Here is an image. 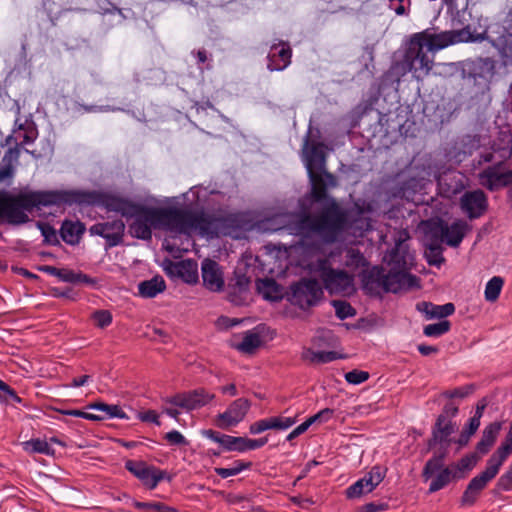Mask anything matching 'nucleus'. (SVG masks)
Instances as JSON below:
<instances>
[{"label":"nucleus","mask_w":512,"mask_h":512,"mask_svg":"<svg viewBox=\"0 0 512 512\" xmlns=\"http://www.w3.org/2000/svg\"><path fill=\"white\" fill-rule=\"evenodd\" d=\"M215 395L204 388L194 389L188 392L178 393L165 401L187 411L199 409L209 404Z\"/></svg>","instance_id":"11"},{"label":"nucleus","mask_w":512,"mask_h":512,"mask_svg":"<svg viewBox=\"0 0 512 512\" xmlns=\"http://www.w3.org/2000/svg\"><path fill=\"white\" fill-rule=\"evenodd\" d=\"M331 304L335 309L337 318L340 320H345L356 315V310L347 301L332 300Z\"/></svg>","instance_id":"51"},{"label":"nucleus","mask_w":512,"mask_h":512,"mask_svg":"<svg viewBox=\"0 0 512 512\" xmlns=\"http://www.w3.org/2000/svg\"><path fill=\"white\" fill-rule=\"evenodd\" d=\"M250 408L251 402L247 398H238L223 413L217 415L215 423L221 429L235 427L244 420Z\"/></svg>","instance_id":"14"},{"label":"nucleus","mask_w":512,"mask_h":512,"mask_svg":"<svg viewBox=\"0 0 512 512\" xmlns=\"http://www.w3.org/2000/svg\"><path fill=\"white\" fill-rule=\"evenodd\" d=\"M502 162L483 169L478 177L480 184L489 191H497L512 185V170L502 171Z\"/></svg>","instance_id":"13"},{"label":"nucleus","mask_w":512,"mask_h":512,"mask_svg":"<svg viewBox=\"0 0 512 512\" xmlns=\"http://www.w3.org/2000/svg\"><path fill=\"white\" fill-rule=\"evenodd\" d=\"M261 343H262V340L258 333H255L253 331H247L244 334L242 342L239 343L236 346V348L240 352L251 354L257 348L260 347Z\"/></svg>","instance_id":"42"},{"label":"nucleus","mask_w":512,"mask_h":512,"mask_svg":"<svg viewBox=\"0 0 512 512\" xmlns=\"http://www.w3.org/2000/svg\"><path fill=\"white\" fill-rule=\"evenodd\" d=\"M107 5L110 6L109 8H102L104 11L102 13L101 18V26L102 29L107 32L110 29L121 25L126 17L123 14L122 10L112 3L106 1Z\"/></svg>","instance_id":"35"},{"label":"nucleus","mask_w":512,"mask_h":512,"mask_svg":"<svg viewBox=\"0 0 512 512\" xmlns=\"http://www.w3.org/2000/svg\"><path fill=\"white\" fill-rule=\"evenodd\" d=\"M362 288L369 295H379L383 291L385 270L374 266L362 273Z\"/></svg>","instance_id":"25"},{"label":"nucleus","mask_w":512,"mask_h":512,"mask_svg":"<svg viewBox=\"0 0 512 512\" xmlns=\"http://www.w3.org/2000/svg\"><path fill=\"white\" fill-rule=\"evenodd\" d=\"M465 72L475 82H487L495 74V61L491 58H477L466 64Z\"/></svg>","instance_id":"20"},{"label":"nucleus","mask_w":512,"mask_h":512,"mask_svg":"<svg viewBox=\"0 0 512 512\" xmlns=\"http://www.w3.org/2000/svg\"><path fill=\"white\" fill-rule=\"evenodd\" d=\"M252 466L251 462H245L243 460H236L233 462L230 468H222L216 467L214 469L215 473L223 479H226L231 476L238 475L244 470L250 469Z\"/></svg>","instance_id":"47"},{"label":"nucleus","mask_w":512,"mask_h":512,"mask_svg":"<svg viewBox=\"0 0 512 512\" xmlns=\"http://www.w3.org/2000/svg\"><path fill=\"white\" fill-rule=\"evenodd\" d=\"M85 230V225L80 221L64 220L60 228V236L65 243L77 245Z\"/></svg>","instance_id":"29"},{"label":"nucleus","mask_w":512,"mask_h":512,"mask_svg":"<svg viewBox=\"0 0 512 512\" xmlns=\"http://www.w3.org/2000/svg\"><path fill=\"white\" fill-rule=\"evenodd\" d=\"M100 194L83 190H37L17 195L0 197V217L8 224L21 225L29 221L27 212L42 207H64L95 205L100 202Z\"/></svg>","instance_id":"1"},{"label":"nucleus","mask_w":512,"mask_h":512,"mask_svg":"<svg viewBox=\"0 0 512 512\" xmlns=\"http://www.w3.org/2000/svg\"><path fill=\"white\" fill-rule=\"evenodd\" d=\"M333 412L334 411L330 408H324L306 420L308 421L310 426L316 422H319V423L327 422L331 419Z\"/></svg>","instance_id":"62"},{"label":"nucleus","mask_w":512,"mask_h":512,"mask_svg":"<svg viewBox=\"0 0 512 512\" xmlns=\"http://www.w3.org/2000/svg\"><path fill=\"white\" fill-rule=\"evenodd\" d=\"M309 178L311 182V199L313 202L323 205L327 202V199H334L327 193V187H335L337 185L336 178L332 173H313L309 175Z\"/></svg>","instance_id":"18"},{"label":"nucleus","mask_w":512,"mask_h":512,"mask_svg":"<svg viewBox=\"0 0 512 512\" xmlns=\"http://www.w3.org/2000/svg\"><path fill=\"white\" fill-rule=\"evenodd\" d=\"M479 494H480V492L475 491L473 488H470V486L468 485L462 495V498H461L462 505H464V506L473 505L476 502Z\"/></svg>","instance_id":"63"},{"label":"nucleus","mask_w":512,"mask_h":512,"mask_svg":"<svg viewBox=\"0 0 512 512\" xmlns=\"http://www.w3.org/2000/svg\"><path fill=\"white\" fill-rule=\"evenodd\" d=\"M55 410L58 413H61L63 415L84 418V419H87V420H92V421L104 420V416H98L96 414L84 412V411H81V410H78V409H59V408H56Z\"/></svg>","instance_id":"54"},{"label":"nucleus","mask_w":512,"mask_h":512,"mask_svg":"<svg viewBox=\"0 0 512 512\" xmlns=\"http://www.w3.org/2000/svg\"><path fill=\"white\" fill-rule=\"evenodd\" d=\"M387 469L381 466H374L372 469L362 477L365 485L368 486L372 492L385 478Z\"/></svg>","instance_id":"48"},{"label":"nucleus","mask_w":512,"mask_h":512,"mask_svg":"<svg viewBox=\"0 0 512 512\" xmlns=\"http://www.w3.org/2000/svg\"><path fill=\"white\" fill-rule=\"evenodd\" d=\"M89 232L104 238L109 247H115L123 241L125 223L121 219L96 223L89 228Z\"/></svg>","instance_id":"15"},{"label":"nucleus","mask_w":512,"mask_h":512,"mask_svg":"<svg viewBox=\"0 0 512 512\" xmlns=\"http://www.w3.org/2000/svg\"><path fill=\"white\" fill-rule=\"evenodd\" d=\"M417 310L424 313L427 319H442L450 316L455 311L453 303H446L444 305H436L431 302H419L416 306Z\"/></svg>","instance_id":"31"},{"label":"nucleus","mask_w":512,"mask_h":512,"mask_svg":"<svg viewBox=\"0 0 512 512\" xmlns=\"http://www.w3.org/2000/svg\"><path fill=\"white\" fill-rule=\"evenodd\" d=\"M426 46L427 51H438L458 42L471 39L469 27L457 31H442L436 33L430 29L415 33Z\"/></svg>","instance_id":"8"},{"label":"nucleus","mask_w":512,"mask_h":512,"mask_svg":"<svg viewBox=\"0 0 512 512\" xmlns=\"http://www.w3.org/2000/svg\"><path fill=\"white\" fill-rule=\"evenodd\" d=\"M166 289V283L162 276L156 275L149 280L138 284V293L143 298H154Z\"/></svg>","instance_id":"34"},{"label":"nucleus","mask_w":512,"mask_h":512,"mask_svg":"<svg viewBox=\"0 0 512 512\" xmlns=\"http://www.w3.org/2000/svg\"><path fill=\"white\" fill-rule=\"evenodd\" d=\"M215 218L204 211L189 210V231L199 230L202 235L209 234L214 228Z\"/></svg>","instance_id":"30"},{"label":"nucleus","mask_w":512,"mask_h":512,"mask_svg":"<svg viewBox=\"0 0 512 512\" xmlns=\"http://www.w3.org/2000/svg\"><path fill=\"white\" fill-rule=\"evenodd\" d=\"M303 358L311 363H329L338 359V354L335 351H314L307 349L303 353Z\"/></svg>","instance_id":"44"},{"label":"nucleus","mask_w":512,"mask_h":512,"mask_svg":"<svg viewBox=\"0 0 512 512\" xmlns=\"http://www.w3.org/2000/svg\"><path fill=\"white\" fill-rule=\"evenodd\" d=\"M418 278L415 275L405 272L385 273L383 292L397 293L403 287H412L416 284Z\"/></svg>","instance_id":"26"},{"label":"nucleus","mask_w":512,"mask_h":512,"mask_svg":"<svg viewBox=\"0 0 512 512\" xmlns=\"http://www.w3.org/2000/svg\"><path fill=\"white\" fill-rule=\"evenodd\" d=\"M202 280L203 285L212 292H219L224 287L223 273L220 265L211 259H205L202 262Z\"/></svg>","instance_id":"21"},{"label":"nucleus","mask_w":512,"mask_h":512,"mask_svg":"<svg viewBox=\"0 0 512 512\" xmlns=\"http://www.w3.org/2000/svg\"><path fill=\"white\" fill-rule=\"evenodd\" d=\"M202 435L218 444L226 451L245 452L263 447L268 442V437L250 439L222 434L212 429L202 431Z\"/></svg>","instance_id":"9"},{"label":"nucleus","mask_w":512,"mask_h":512,"mask_svg":"<svg viewBox=\"0 0 512 512\" xmlns=\"http://www.w3.org/2000/svg\"><path fill=\"white\" fill-rule=\"evenodd\" d=\"M446 231L443 220L429 223L428 230L425 233L424 243L443 245V243H445Z\"/></svg>","instance_id":"38"},{"label":"nucleus","mask_w":512,"mask_h":512,"mask_svg":"<svg viewBox=\"0 0 512 512\" xmlns=\"http://www.w3.org/2000/svg\"><path fill=\"white\" fill-rule=\"evenodd\" d=\"M426 50V46L414 34L411 36L404 54L403 62L410 72L427 75L432 69L433 55Z\"/></svg>","instance_id":"5"},{"label":"nucleus","mask_w":512,"mask_h":512,"mask_svg":"<svg viewBox=\"0 0 512 512\" xmlns=\"http://www.w3.org/2000/svg\"><path fill=\"white\" fill-rule=\"evenodd\" d=\"M511 453L512 439H509L505 436L504 441L501 443V445L497 448V450L491 455V457L488 460L500 468Z\"/></svg>","instance_id":"45"},{"label":"nucleus","mask_w":512,"mask_h":512,"mask_svg":"<svg viewBox=\"0 0 512 512\" xmlns=\"http://www.w3.org/2000/svg\"><path fill=\"white\" fill-rule=\"evenodd\" d=\"M165 271L169 276L180 278L188 284H194L198 281V266L196 261L191 259L178 262L169 261Z\"/></svg>","instance_id":"19"},{"label":"nucleus","mask_w":512,"mask_h":512,"mask_svg":"<svg viewBox=\"0 0 512 512\" xmlns=\"http://www.w3.org/2000/svg\"><path fill=\"white\" fill-rule=\"evenodd\" d=\"M344 265L352 270L368 266V262L360 250L349 247L345 249Z\"/></svg>","instance_id":"40"},{"label":"nucleus","mask_w":512,"mask_h":512,"mask_svg":"<svg viewBox=\"0 0 512 512\" xmlns=\"http://www.w3.org/2000/svg\"><path fill=\"white\" fill-rule=\"evenodd\" d=\"M504 285V280L500 276L492 277L486 284L484 295L488 302H495L501 293Z\"/></svg>","instance_id":"46"},{"label":"nucleus","mask_w":512,"mask_h":512,"mask_svg":"<svg viewBox=\"0 0 512 512\" xmlns=\"http://www.w3.org/2000/svg\"><path fill=\"white\" fill-rule=\"evenodd\" d=\"M449 443H438L433 450V456L430 458L422 471V477L427 481L431 479L434 474L444 466V460L448 455Z\"/></svg>","instance_id":"27"},{"label":"nucleus","mask_w":512,"mask_h":512,"mask_svg":"<svg viewBox=\"0 0 512 512\" xmlns=\"http://www.w3.org/2000/svg\"><path fill=\"white\" fill-rule=\"evenodd\" d=\"M474 464L475 460L473 457L464 456L457 463L450 465V467L453 469V472H457L463 476V472L466 470H471Z\"/></svg>","instance_id":"59"},{"label":"nucleus","mask_w":512,"mask_h":512,"mask_svg":"<svg viewBox=\"0 0 512 512\" xmlns=\"http://www.w3.org/2000/svg\"><path fill=\"white\" fill-rule=\"evenodd\" d=\"M101 203L108 211L120 213L127 220H129V216L132 215L133 210L137 205V203L128 199L114 195H104Z\"/></svg>","instance_id":"28"},{"label":"nucleus","mask_w":512,"mask_h":512,"mask_svg":"<svg viewBox=\"0 0 512 512\" xmlns=\"http://www.w3.org/2000/svg\"><path fill=\"white\" fill-rule=\"evenodd\" d=\"M451 328V323L448 320H442L438 323L428 324L424 327L423 333L427 337H440Z\"/></svg>","instance_id":"50"},{"label":"nucleus","mask_w":512,"mask_h":512,"mask_svg":"<svg viewBox=\"0 0 512 512\" xmlns=\"http://www.w3.org/2000/svg\"><path fill=\"white\" fill-rule=\"evenodd\" d=\"M124 466L148 490H154L163 480L168 482L172 480V476L166 470H162L142 460L130 459L125 461Z\"/></svg>","instance_id":"6"},{"label":"nucleus","mask_w":512,"mask_h":512,"mask_svg":"<svg viewBox=\"0 0 512 512\" xmlns=\"http://www.w3.org/2000/svg\"><path fill=\"white\" fill-rule=\"evenodd\" d=\"M444 228L447 230L445 234V243L451 247H458L465 237L468 225L463 220L454 221L451 225L444 222Z\"/></svg>","instance_id":"33"},{"label":"nucleus","mask_w":512,"mask_h":512,"mask_svg":"<svg viewBox=\"0 0 512 512\" xmlns=\"http://www.w3.org/2000/svg\"><path fill=\"white\" fill-rule=\"evenodd\" d=\"M0 397L6 402L22 403L23 400L19 397L16 391L11 388L7 383L0 379Z\"/></svg>","instance_id":"53"},{"label":"nucleus","mask_w":512,"mask_h":512,"mask_svg":"<svg viewBox=\"0 0 512 512\" xmlns=\"http://www.w3.org/2000/svg\"><path fill=\"white\" fill-rule=\"evenodd\" d=\"M349 227V211L336 199H327L316 215L301 213L287 225L290 234L302 238L317 234L328 244L336 242Z\"/></svg>","instance_id":"2"},{"label":"nucleus","mask_w":512,"mask_h":512,"mask_svg":"<svg viewBox=\"0 0 512 512\" xmlns=\"http://www.w3.org/2000/svg\"><path fill=\"white\" fill-rule=\"evenodd\" d=\"M292 58V48L289 42L280 40L270 47L267 55V69L271 72L283 71L286 69Z\"/></svg>","instance_id":"17"},{"label":"nucleus","mask_w":512,"mask_h":512,"mask_svg":"<svg viewBox=\"0 0 512 512\" xmlns=\"http://www.w3.org/2000/svg\"><path fill=\"white\" fill-rule=\"evenodd\" d=\"M89 409L97 410L102 412L101 416L106 418H119V419H128L127 414L121 409L118 405L106 404L103 402H95L91 403L87 406ZM100 416L99 414H97Z\"/></svg>","instance_id":"39"},{"label":"nucleus","mask_w":512,"mask_h":512,"mask_svg":"<svg viewBox=\"0 0 512 512\" xmlns=\"http://www.w3.org/2000/svg\"><path fill=\"white\" fill-rule=\"evenodd\" d=\"M425 246V257L429 265L440 267L444 262L443 257V245H435L424 243Z\"/></svg>","instance_id":"43"},{"label":"nucleus","mask_w":512,"mask_h":512,"mask_svg":"<svg viewBox=\"0 0 512 512\" xmlns=\"http://www.w3.org/2000/svg\"><path fill=\"white\" fill-rule=\"evenodd\" d=\"M39 227H40L41 233L47 243L55 245L59 242L58 238H57L56 230L51 225L40 224Z\"/></svg>","instance_id":"61"},{"label":"nucleus","mask_w":512,"mask_h":512,"mask_svg":"<svg viewBox=\"0 0 512 512\" xmlns=\"http://www.w3.org/2000/svg\"><path fill=\"white\" fill-rule=\"evenodd\" d=\"M133 506L144 512H179L176 508L168 506L162 502H140L135 501Z\"/></svg>","instance_id":"49"},{"label":"nucleus","mask_w":512,"mask_h":512,"mask_svg":"<svg viewBox=\"0 0 512 512\" xmlns=\"http://www.w3.org/2000/svg\"><path fill=\"white\" fill-rule=\"evenodd\" d=\"M460 207L469 219H477L487 210V196L480 189L465 192L460 198Z\"/></svg>","instance_id":"16"},{"label":"nucleus","mask_w":512,"mask_h":512,"mask_svg":"<svg viewBox=\"0 0 512 512\" xmlns=\"http://www.w3.org/2000/svg\"><path fill=\"white\" fill-rule=\"evenodd\" d=\"M303 161L308 175L328 172L326 170L325 145L322 142H311L306 137L303 145Z\"/></svg>","instance_id":"12"},{"label":"nucleus","mask_w":512,"mask_h":512,"mask_svg":"<svg viewBox=\"0 0 512 512\" xmlns=\"http://www.w3.org/2000/svg\"><path fill=\"white\" fill-rule=\"evenodd\" d=\"M92 318L99 328H105L112 323V314L108 310H96Z\"/></svg>","instance_id":"57"},{"label":"nucleus","mask_w":512,"mask_h":512,"mask_svg":"<svg viewBox=\"0 0 512 512\" xmlns=\"http://www.w3.org/2000/svg\"><path fill=\"white\" fill-rule=\"evenodd\" d=\"M456 430V423L445 421L444 416H438L432 427L431 438L428 440V449L435 448L438 443H452L450 436Z\"/></svg>","instance_id":"23"},{"label":"nucleus","mask_w":512,"mask_h":512,"mask_svg":"<svg viewBox=\"0 0 512 512\" xmlns=\"http://www.w3.org/2000/svg\"><path fill=\"white\" fill-rule=\"evenodd\" d=\"M278 285L274 279L266 278L261 281L259 285V290L263 293L266 299H274L276 296H273L272 293H277Z\"/></svg>","instance_id":"56"},{"label":"nucleus","mask_w":512,"mask_h":512,"mask_svg":"<svg viewBox=\"0 0 512 512\" xmlns=\"http://www.w3.org/2000/svg\"><path fill=\"white\" fill-rule=\"evenodd\" d=\"M158 211L157 207H149L137 204L129 219V233L132 237L141 240H150L152 238V229H158Z\"/></svg>","instance_id":"4"},{"label":"nucleus","mask_w":512,"mask_h":512,"mask_svg":"<svg viewBox=\"0 0 512 512\" xmlns=\"http://www.w3.org/2000/svg\"><path fill=\"white\" fill-rule=\"evenodd\" d=\"M491 42L502 58L512 59V8L503 21L502 30Z\"/></svg>","instance_id":"22"},{"label":"nucleus","mask_w":512,"mask_h":512,"mask_svg":"<svg viewBox=\"0 0 512 512\" xmlns=\"http://www.w3.org/2000/svg\"><path fill=\"white\" fill-rule=\"evenodd\" d=\"M501 428L502 423L497 421L490 423L484 428L482 437L476 445L478 453L484 455L489 452L490 448L494 445Z\"/></svg>","instance_id":"32"},{"label":"nucleus","mask_w":512,"mask_h":512,"mask_svg":"<svg viewBox=\"0 0 512 512\" xmlns=\"http://www.w3.org/2000/svg\"><path fill=\"white\" fill-rule=\"evenodd\" d=\"M475 390V386L472 384L465 385L462 387L455 388L453 390H447L443 392V396L449 399L453 398H465L472 394Z\"/></svg>","instance_id":"55"},{"label":"nucleus","mask_w":512,"mask_h":512,"mask_svg":"<svg viewBox=\"0 0 512 512\" xmlns=\"http://www.w3.org/2000/svg\"><path fill=\"white\" fill-rule=\"evenodd\" d=\"M344 377L349 384L358 385L368 380L369 373L366 371L354 369L347 372Z\"/></svg>","instance_id":"58"},{"label":"nucleus","mask_w":512,"mask_h":512,"mask_svg":"<svg viewBox=\"0 0 512 512\" xmlns=\"http://www.w3.org/2000/svg\"><path fill=\"white\" fill-rule=\"evenodd\" d=\"M23 449L28 453H40L53 456L55 450L50 446L49 442L39 438L30 439L22 443Z\"/></svg>","instance_id":"41"},{"label":"nucleus","mask_w":512,"mask_h":512,"mask_svg":"<svg viewBox=\"0 0 512 512\" xmlns=\"http://www.w3.org/2000/svg\"><path fill=\"white\" fill-rule=\"evenodd\" d=\"M296 417L275 416L261 419L252 423L249 432L253 435L260 434L266 430H287L296 423Z\"/></svg>","instance_id":"24"},{"label":"nucleus","mask_w":512,"mask_h":512,"mask_svg":"<svg viewBox=\"0 0 512 512\" xmlns=\"http://www.w3.org/2000/svg\"><path fill=\"white\" fill-rule=\"evenodd\" d=\"M315 269L330 294H349L354 290V276L332 268L327 258L318 259Z\"/></svg>","instance_id":"3"},{"label":"nucleus","mask_w":512,"mask_h":512,"mask_svg":"<svg viewBox=\"0 0 512 512\" xmlns=\"http://www.w3.org/2000/svg\"><path fill=\"white\" fill-rule=\"evenodd\" d=\"M322 296V288L316 279L303 278L291 285L289 301L305 310L315 306Z\"/></svg>","instance_id":"7"},{"label":"nucleus","mask_w":512,"mask_h":512,"mask_svg":"<svg viewBox=\"0 0 512 512\" xmlns=\"http://www.w3.org/2000/svg\"><path fill=\"white\" fill-rule=\"evenodd\" d=\"M371 491L369 490L368 486L365 485L364 480L361 478L357 480L354 484L349 486L346 489V497L349 499L359 498L362 495L368 494Z\"/></svg>","instance_id":"52"},{"label":"nucleus","mask_w":512,"mask_h":512,"mask_svg":"<svg viewBox=\"0 0 512 512\" xmlns=\"http://www.w3.org/2000/svg\"><path fill=\"white\" fill-rule=\"evenodd\" d=\"M158 229L176 234L189 232V210L174 207L157 208Z\"/></svg>","instance_id":"10"},{"label":"nucleus","mask_w":512,"mask_h":512,"mask_svg":"<svg viewBox=\"0 0 512 512\" xmlns=\"http://www.w3.org/2000/svg\"><path fill=\"white\" fill-rule=\"evenodd\" d=\"M499 469V467L488 460L485 470L481 474L472 478L468 485L475 491L481 492L486 487L488 482L495 478L499 472Z\"/></svg>","instance_id":"37"},{"label":"nucleus","mask_w":512,"mask_h":512,"mask_svg":"<svg viewBox=\"0 0 512 512\" xmlns=\"http://www.w3.org/2000/svg\"><path fill=\"white\" fill-rule=\"evenodd\" d=\"M437 475L435 477H431L432 480L429 485V493H435L444 487H446L453 478L460 479L462 475L457 472H453V469L450 466L442 467L437 471Z\"/></svg>","instance_id":"36"},{"label":"nucleus","mask_w":512,"mask_h":512,"mask_svg":"<svg viewBox=\"0 0 512 512\" xmlns=\"http://www.w3.org/2000/svg\"><path fill=\"white\" fill-rule=\"evenodd\" d=\"M164 439L170 444L175 446H186L188 441L186 438L177 430H172L165 434Z\"/></svg>","instance_id":"60"},{"label":"nucleus","mask_w":512,"mask_h":512,"mask_svg":"<svg viewBox=\"0 0 512 512\" xmlns=\"http://www.w3.org/2000/svg\"><path fill=\"white\" fill-rule=\"evenodd\" d=\"M500 489L504 491H509L512 488V470L506 471L501 477L498 479V484Z\"/></svg>","instance_id":"64"}]
</instances>
